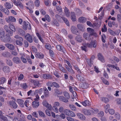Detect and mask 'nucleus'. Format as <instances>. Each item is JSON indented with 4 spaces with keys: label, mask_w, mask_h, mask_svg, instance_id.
<instances>
[{
    "label": "nucleus",
    "mask_w": 121,
    "mask_h": 121,
    "mask_svg": "<svg viewBox=\"0 0 121 121\" xmlns=\"http://www.w3.org/2000/svg\"><path fill=\"white\" fill-rule=\"evenodd\" d=\"M9 26L10 29L13 32H15L16 29L15 26L13 25L10 24L9 25Z\"/></svg>",
    "instance_id": "obj_38"
},
{
    "label": "nucleus",
    "mask_w": 121,
    "mask_h": 121,
    "mask_svg": "<svg viewBox=\"0 0 121 121\" xmlns=\"http://www.w3.org/2000/svg\"><path fill=\"white\" fill-rule=\"evenodd\" d=\"M38 112L40 116L44 117H45V115L42 112L40 111H39Z\"/></svg>",
    "instance_id": "obj_56"
},
{
    "label": "nucleus",
    "mask_w": 121,
    "mask_h": 121,
    "mask_svg": "<svg viewBox=\"0 0 121 121\" xmlns=\"http://www.w3.org/2000/svg\"><path fill=\"white\" fill-rule=\"evenodd\" d=\"M23 29L25 30L27 29L30 30L31 27L30 24L28 22L24 21L23 22Z\"/></svg>",
    "instance_id": "obj_2"
},
{
    "label": "nucleus",
    "mask_w": 121,
    "mask_h": 121,
    "mask_svg": "<svg viewBox=\"0 0 121 121\" xmlns=\"http://www.w3.org/2000/svg\"><path fill=\"white\" fill-rule=\"evenodd\" d=\"M115 117L117 119L119 120L120 118V114L118 112H116L115 114Z\"/></svg>",
    "instance_id": "obj_55"
},
{
    "label": "nucleus",
    "mask_w": 121,
    "mask_h": 121,
    "mask_svg": "<svg viewBox=\"0 0 121 121\" xmlns=\"http://www.w3.org/2000/svg\"><path fill=\"white\" fill-rule=\"evenodd\" d=\"M59 97V99L60 101L65 103H67L68 102V100L64 96H60Z\"/></svg>",
    "instance_id": "obj_19"
},
{
    "label": "nucleus",
    "mask_w": 121,
    "mask_h": 121,
    "mask_svg": "<svg viewBox=\"0 0 121 121\" xmlns=\"http://www.w3.org/2000/svg\"><path fill=\"white\" fill-rule=\"evenodd\" d=\"M16 3L17 4H15V5L21 8H23V5L20 1L17 0Z\"/></svg>",
    "instance_id": "obj_40"
},
{
    "label": "nucleus",
    "mask_w": 121,
    "mask_h": 121,
    "mask_svg": "<svg viewBox=\"0 0 121 121\" xmlns=\"http://www.w3.org/2000/svg\"><path fill=\"white\" fill-rule=\"evenodd\" d=\"M101 79L102 80L104 84L107 85H108L109 84V82L107 81L104 78L102 77L101 78Z\"/></svg>",
    "instance_id": "obj_50"
},
{
    "label": "nucleus",
    "mask_w": 121,
    "mask_h": 121,
    "mask_svg": "<svg viewBox=\"0 0 121 121\" xmlns=\"http://www.w3.org/2000/svg\"><path fill=\"white\" fill-rule=\"evenodd\" d=\"M32 105L34 108H36L39 105V102L38 101H34L33 102Z\"/></svg>",
    "instance_id": "obj_32"
},
{
    "label": "nucleus",
    "mask_w": 121,
    "mask_h": 121,
    "mask_svg": "<svg viewBox=\"0 0 121 121\" xmlns=\"http://www.w3.org/2000/svg\"><path fill=\"white\" fill-rule=\"evenodd\" d=\"M25 38L30 43L32 42L33 40L31 36L29 34H27L25 36Z\"/></svg>",
    "instance_id": "obj_8"
},
{
    "label": "nucleus",
    "mask_w": 121,
    "mask_h": 121,
    "mask_svg": "<svg viewBox=\"0 0 121 121\" xmlns=\"http://www.w3.org/2000/svg\"><path fill=\"white\" fill-rule=\"evenodd\" d=\"M18 33L20 35H23L25 34L24 31L20 28H18Z\"/></svg>",
    "instance_id": "obj_42"
},
{
    "label": "nucleus",
    "mask_w": 121,
    "mask_h": 121,
    "mask_svg": "<svg viewBox=\"0 0 121 121\" xmlns=\"http://www.w3.org/2000/svg\"><path fill=\"white\" fill-rule=\"evenodd\" d=\"M12 30H9V29L6 31V34L9 36H11L13 35V32Z\"/></svg>",
    "instance_id": "obj_51"
},
{
    "label": "nucleus",
    "mask_w": 121,
    "mask_h": 121,
    "mask_svg": "<svg viewBox=\"0 0 121 121\" xmlns=\"http://www.w3.org/2000/svg\"><path fill=\"white\" fill-rule=\"evenodd\" d=\"M10 68L8 66H4L2 68L3 71L6 74H7L9 71Z\"/></svg>",
    "instance_id": "obj_15"
},
{
    "label": "nucleus",
    "mask_w": 121,
    "mask_h": 121,
    "mask_svg": "<svg viewBox=\"0 0 121 121\" xmlns=\"http://www.w3.org/2000/svg\"><path fill=\"white\" fill-rule=\"evenodd\" d=\"M82 104L84 106H90L91 103L88 100H85L81 102Z\"/></svg>",
    "instance_id": "obj_13"
},
{
    "label": "nucleus",
    "mask_w": 121,
    "mask_h": 121,
    "mask_svg": "<svg viewBox=\"0 0 121 121\" xmlns=\"http://www.w3.org/2000/svg\"><path fill=\"white\" fill-rule=\"evenodd\" d=\"M88 86V84L86 82H84L80 85V87L83 89L86 88Z\"/></svg>",
    "instance_id": "obj_30"
},
{
    "label": "nucleus",
    "mask_w": 121,
    "mask_h": 121,
    "mask_svg": "<svg viewBox=\"0 0 121 121\" xmlns=\"http://www.w3.org/2000/svg\"><path fill=\"white\" fill-rule=\"evenodd\" d=\"M21 87L24 89H26L27 88L28 86L26 85V83H24L21 85Z\"/></svg>",
    "instance_id": "obj_53"
},
{
    "label": "nucleus",
    "mask_w": 121,
    "mask_h": 121,
    "mask_svg": "<svg viewBox=\"0 0 121 121\" xmlns=\"http://www.w3.org/2000/svg\"><path fill=\"white\" fill-rule=\"evenodd\" d=\"M101 100L105 103H106L109 101V99L105 97H101Z\"/></svg>",
    "instance_id": "obj_44"
},
{
    "label": "nucleus",
    "mask_w": 121,
    "mask_h": 121,
    "mask_svg": "<svg viewBox=\"0 0 121 121\" xmlns=\"http://www.w3.org/2000/svg\"><path fill=\"white\" fill-rule=\"evenodd\" d=\"M12 60L13 62L15 63L18 64L21 62L20 58L17 56L13 57Z\"/></svg>",
    "instance_id": "obj_11"
},
{
    "label": "nucleus",
    "mask_w": 121,
    "mask_h": 121,
    "mask_svg": "<svg viewBox=\"0 0 121 121\" xmlns=\"http://www.w3.org/2000/svg\"><path fill=\"white\" fill-rule=\"evenodd\" d=\"M9 104L10 107L14 109H16L17 108V105L14 101H10L9 102Z\"/></svg>",
    "instance_id": "obj_5"
},
{
    "label": "nucleus",
    "mask_w": 121,
    "mask_h": 121,
    "mask_svg": "<svg viewBox=\"0 0 121 121\" xmlns=\"http://www.w3.org/2000/svg\"><path fill=\"white\" fill-rule=\"evenodd\" d=\"M76 77L78 80H79L81 82L85 80V79H84V77L80 74H77L76 75Z\"/></svg>",
    "instance_id": "obj_33"
},
{
    "label": "nucleus",
    "mask_w": 121,
    "mask_h": 121,
    "mask_svg": "<svg viewBox=\"0 0 121 121\" xmlns=\"http://www.w3.org/2000/svg\"><path fill=\"white\" fill-rule=\"evenodd\" d=\"M17 101L21 107H24V101L23 100L19 99H17Z\"/></svg>",
    "instance_id": "obj_26"
},
{
    "label": "nucleus",
    "mask_w": 121,
    "mask_h": 121,
    "mask_svg": "<svg viewBox=\"0 0 121 121\" xmlns=\"http://www.w3.org/2000/svg\"><path fill=\"white\" fill-rule=\"evenodd\" d=\"M2 55L3 57L8 58L10 57V53L8 51H5L2 53Z\"/></svg>",
    "instance_id": "obj_18"
},
{
    "label": "nucleus",
    "mask_w": 121,
    "mask_h": 121,
    "mask_svg": "<svg viewBox=\"0 0 121 121\" xmlns=\"http://www.w3.org/2000/svg\"><path fill=\"white\" fill-rule=\"evenodd\" d=\"M90 109L87 110L85 109L83 110V112L84 114L86 115H89L91 114Z\"/></svg>",
    "instance_id": "obj_28"
},
{
    "label": "nucleus",
    "mask_w": 121,
    "mask_h": 121,
    "mask_svg": "<svg viewBox=\"0 0 121 121\" xmlns=\"http://www.w3.org/2000/svg\"><path fill=\"white\" fill-rule=\"evenodd\" d=\"M19 118V121H26L25 117L23 115H20Z\"/></svg>",
    "instance_id": "obj_54"
},
{
    "label": "nucleus",
    "mask_w": 121,
    "mask_h": 121,
    "mask_svg": "<svg viewBox=\"0 0 121 121\" xmlns=\"http://www.w3.org/2000/svg\"><path fill=\"white\" fill-rule=\"evenodd\" d=\"M66 118L68 121H75L73 118L70 117H68Z\"/></svg>",
    "instance_id": "obj_64"
},
{
    "label": "nucleus",
    "mask_w": 121,
    "mask_h": 121,
    "mask_svg": "<svg viewBox=\"0 0 121 121\" xmlns=\"http://www.w3.org/2000/svg\"><path fill=\"white\" fill-rule=\"evenodd\" d=\"M69 107L70 109L73 111H75L76 110V108L75 106L73 104H71L69 105Z\"/></svg>",
    "instance_id": "obj_46"
},
{
    "label": "nucleus",
    "mask_w": 121,
    "mask_h": 121,
    "mask_svg": "<svg viewBox=\"0 0 121 121\" xmlns=\"http://www.w3.org/2000/svg\"><path fill=\"white\" fill-rule=\"evenodd\" d=\"M52 24L54 26H58L59 24L58 22L56 19L54 20L52 22Z\"/></svg>",
    "instance_id": "obj_35"
},
{
    "label": "nucleus",
    "mask_w": 121,
    "mask_h": 121,
    "mask_svg": "<svg viewBox=\"0 0 121 121\" xmlns=\"http://www.w3.org/2000/svg\"><path fill=\"white\" fill-rule=\"evenodd\" d=\"M97 56L98 59L100 60L102 62H104V58L102 55L101 53H99Z\"/></svg>",
    "instance_id": "obj_27"
},
{
    "label": "nucleus",
    "mask_w": 121,
    "mask_h": 121,
    "mask_svg": "<svg viewBox=\"0 0 121 121\" xmlns=\"http://www.w3.org/2000/svg\"><path fill=\"white\" fill-rule=\"evenodd\" d=\"M64 95L66 98L67 99L70 98V96L69 93L67 92H64Z\"/></svg>",
    "instance_id": "obj_49"
},
{
    "label": "nucleus",
    "mask_w": 121,
    "mask_h": 121,
    "mask_svg": "<svg viewBox=\"0 0 121 121\" xmlns=\"http://www.w3.org/2000/svg\"><path fill=\"white\" fill-rule=\"evenodd\" d=\"M91 34L86 32H84L83 35V37L86 40L88 41H90L91 40Z\"/></svg>",
    "instance_id": "obj_4"
},
{
    "label": "nucleus",
    "mask_w": 121,
    "mask_h": 121,
    "mask_svg": "<svg viewBox=\"0 0 121 121\" xmlns=\"http://www.w3.org/2000/svg\"><path fill=\"white\" fill-rule=\"evenodd\" d=\"M6 63L8 65L10 66L12 65L13 62L11 60L9 59H6Z\"/></svg>",
    "instance_id": "obj_45"
},
{
    "label": "nucleus",
    "mask_w": 121,
    "mask_h": 121,
    "mask_svg": "<svg viewBox=\"0 0 121 121\" xmlns=\"http://www.w3.org/2000/svg\"><path fill=\"white\" fill-rule=\"evenodd\" d=\"M117 104L121 106V99L118 98L116 100Z\"/></svg>",
    "instance_id": "obj_63"
},
{
    "label": "nucleus",
    "mask_w": 121,
    "mask_h": 121,
    "mask_svg": "<svg viewBox=\"0 0 121 121\" xmlns=\"http://www.w3.org/2000/svg\"><path fill=\"white\" fill-rule=\"evenodd\" d=\"M4 45L9 49L13 50L15 49V47L13 45L10 43H6L4 44Z\"/></svg>",
    "instance_id": "obj_7"
},
{
    "label": "nucleus",
    "mask_w": 121,
    "mask_h": 121,
    "mask_svg": "<svg viewBox=\"0 0 121 121\" xmlns=\"http://www.w3.org/2000/svg\"><path fill=\"white\" fill-rule=\"evenodd\" d=\"M86 21V19L83 17H80L78 19V21L79 22L83 23Z\"/></svg>",
    "instance_id": "obj_36"
},
{
    "label": "nucleus",
    "mask_w": 121,
    "mask_h": 121,
    "mask_svg": "<svg viewBox=\"0 0 121 121\" xmlns=\"http://www.w3.org/2000/svg\"><path fill=\"white\" fill-rule=\"evenodd\" d=\"M6 21L8 22L9 23L10 22H15L16 19L13 17L10 16L8 17L5 18Z\"/></svg>",
    "instance_id": "obj_6"
},
{
    "label": "nucleus",
    "mask_w": 121,
    "mask_h": 121,
    "mask_svg": "<svg viewBox=\"0 0 121 121\" xmlns=\"http://www.w3.org/2000/svg\"><path fill=\"white\" fill-rule=\"evenodd\" d=\"M43 93L44 95L46 97H48L49 96V92L46 88L43 89Z\"/></svg>",
    "instance_id": "obj_25"
},
{
    "label": "nucleus",
    "mask_w": 121,
    "mask_h": 121,
    "mask_svg": "<svg viewBox=\"0 0 121 121\" xmlns=\"http://www.w3.org/2000/svg\"><path fill=\"white\" fill-rule=\"evenodd\" d=\"M23 41V39L22 37H21L19 38V39H17L16 40V43L17 45L21 46L23 44L22 42Z\"/></svg>",
    "instance_id": "obj_10"
},
{
    "label": "nucleus",
    "mask_w": 121,
    "mask_h": 121,
    "mask_svg": "<svg viewBox=\"0 0 121 121\" xmlns=\"http://www.w3.org/2000/svg\"><path fill=\"white\" fill-rule=\"evenodd\" d=\"M78 117L82 120H85L86 117L84 116L80 113H78L77 114Z\"/></svg>",
    "instance_id": "obj_20"
},
{
    "label": "nucleus",
    "mask_w": 121,
    "mask_h": 121,
    "mask_svg": "<svg viewBox=\"0 0 121 121\" xmlns=\"http://www.w3.org/2000/svg\"><path fill=\"white\" fill-rule=\"evenodd\" d=\"M64 12L67 17H68L70 16V12L69 11V10L65 6L64 8Z\"/></svg>",
    "instance_id": "obj_34"
},
{
    "label": "nucleus",
    "mask_w": 121,
    "mask_h": 121,
    "mask_svg": "<svg viewBox=\"0 0 121 121\" xmlns=\"http://www.w3.org/2000/svg\"><path fill=\"white\" fill-rule=\"evenodd\" d=\"M4 5L7 9H9L13 7V5H12L10 3L8 2H6L4 4Z\"/></svg>",
    "instance_id": "obj_37"
},
{
    "label": "nucleus",
    "mask_w": 121,
    "mask_h": 121,
    "mask_svg": "<svg viewBox=\"0 0 121 121\" xmlns=\"http://www.w3.org/2000/svg\"><path fill=\"white\" fill-rule=\"evenodd\" d=\"M31 82L34 85L36 86H38L40 84V83L39 82V81L37 80H32Z\"/></svg>",
    "instance_id": "obj_29"
},
{
    "label": "nucleus",
    "mask_w": 121,
    "mask_h": 121,
    "mask_svg": "<svg viewBox=\"0 0 121 121\" xmlns=\"http://www.w3.org/2000/svg\"><path fill=\"white\" fill-rule=\"evenodd\" d=\"M90 110L91 114H94L98 112V110L97 109H92Z\"/></svg>",
    "instance_id": "obj_47"
},
{
    "label": "nucleus",
    "mask_w": 121,
    "mask_h": 121,
    "mask_svg": "<svg viewBox=\"0 0 121 121\" xmlns=\"http://www.w3.org/2000/svg\"><path fill=\"white\" fill-rule=\"evenodd\" d=\"M36 34L42 43H43L44 41L43 39L41 37V35L39 34L38 33H36Z\"/></svg>",
    "instance_id": "obj_52"
},
{
    "label": "nucleus",
    "mask_w": 121,
    "mask_h": 121,
    "mask_svg": "<svg viewBox=\"0 0 121 121\" xmlns=\"http://www.w3.org/2000/svg\"><path fill=\"white\" fill-rule=\"evenodd\" d=\"M18 79L19 80H22L24 78V75L22 74H20L18 76Z\"/></svg>",
    "instance_id": "obj_61"
},
{
    "label": "nucleus",
    "mask_w": 121,
    "mask_h": 121,
    "mask_svg": "<svg viewBox=\"0 0 121 121\" xmlns=\"http://www.w3.org/2000/svg\"><path fill=\"white\" fill-rule=\"evenodd\" d=\"M45 47L46 49L49 50L52 49V47L51 45L49 44H46L45 46Z\"/></svg>",
    "instance_id": "obj_59"
},
{
    "label": "nucleus",
    "mask_w": 121,
    "mask_h": 121,
    "mask_svg": "<svg viewBox=\"0 0 121 121\" xmlns=\"http://www.w3.org/2000/svg\"><path fill=\"white\" fill-rule=\"evenodd\" d=\"M74 10L77 15H80L82 14V11L79 9L76 8H75L74 9Z\"/></svg>",
    "instance_id": "obj_16"
},
{
    "label": "nucleus",
    "mask_w": 121,
    "mask_h": 121,
    "mask_svg": "<svg viewBox=\"0 0 121 121\" xmlns=\"http://www.w3.org/2000/svg\"><path fill=\"white\" fill-rule=\"evenodd\" d=\"M62 18L67 25L68 26H69V24L68 20L66 18L64 17H62Z\"/></svg>",
    "instance_id": "obj_48"
},
{
    "label": "nucleus",
    "mask_w": 121,
    "mask_h": 121,
    "mask_svg": "<svg viewBox=\"0 0 121 121\" xmlns=\"http://www.w3.org/2000/svg\"><path fill=\"white\" fill-rule=\"evenodd\" d=\"M87 30L91 35H96V33L94 32V30L91 28H87Z\"/></svg>",
    "instance_id": "obj_12"
},
{
    "label": "nucleus",
    "mask_w": 121,
    "mask_h": 121,
    "mask_svg": "<svg viewBox=\"0 0 121 121\" xmlns=\"http://www.w3.org/2000/svg\"><path fill=\"white\" fill-rule=\"evenodd\" d=\"M56 47L58 50L60 51H61L63 53H65V49L63 47L58 45L56 46Z\"/></svg>",
    "instance_id": "obj_21"
},
{
    "label": "nucleus",
    "mask_w": 121,
    "mask_h": 121,
    "mask_svg": "<svg viewBox=\"0 0 121 121\" xmlns=\"http://www.w3.org/2000/svg\"><path fill=\"white\" fill-rule=\"evenodd\" d=\"M6 81V78L4 77H2L0 78V84H3Z\"/></svg>",
    "instance_id": "obj_39"
},
{
    "label": "nucleus",
    "mask_w": 121,
    "mask_h": 121,
    "mask_svg": "<svg viewBox=\"0 0 121 121\" xmlns=\"http://www.w3.org/2000/svg\"><path fill=\"white\" fill-rule=\"evenodd\" d=\"M5 32L3 30H0V35L1 39H3L4 38V36H5Z\"/></svg>",
    "instance_id": "obj_43"
},
{
    "label": "nucleus",
    "mask_w": 121,
    "mask_h": 121,
    "mask_svg": "<svg viewBox=\"0 0 121 121\" xmlns=\"http://www.w3.org/2000/svg\"><path fill=\"white\" fill-rule=\"evenodd\" d=\"M64 113L66 115L71 117H74L75 116V113L69 109H65L64 111Z\"/></svg>",
    "instance_id": "obj_3"
},
{
    "label": "nucleus",
    "mask_w": 121,
    "mask_h": 121,
    "mask_svg": "<svg viewBox=\"0 0 121 121\" xmlns=\"http://www.w3.org/2000/svg\"><path fill=\"white\" fill-rule=\"evenodd\" d=\"M11 38L9 36H4L3 39H1V40L3 42L5 43L9 42L11 40Z\"/></svg>",
    "instance_id": "obj_9"
},
{
    "label": "nucleus",
    "mask_w": 121,
    "mask_h": 121,
    "mask_svg": "<svg viewBox=\"0 0 121 121\" xmlns=\"http://www.w3.org/2000/svg\"><path fill=\"white\" fill-rule=\"evenodd\" d=\"M56 9L59 12V13H60L62 12V10L61 7L56 6Z\"/></svg>",
    "instance_id": "obj_62"
},
{
    "label": "nucleus",
    "mask_w": 121,
    "mask_h": 121,
    "mask_svg": "<svg viewBox=\"0 0 121 121\" xmlns=\"http://www.w3.org/2000/svg\"><path fill=\"white\" fill-rule=\"evenodd\" d=\"M71 18L73 21L74 22L76 20V18L75 15V13L73 12L71 13Z\"/></svg>",
    "instance_id": "obj_22"
},
{
    "label": "nucleus",
    "mask_w": 121,
    "mask_h": 121,
    "mask_svg": "<svg viewBox=\"0 0 121 121\" xmlns=\"http://www.w3.org/2000/svg\"><path fill=\"white\" fill-rule=\"evenodd\" d=\"M55 93L58 95H61L62 93V91L58 89H55Z\"/></svg>",
    "instance_id": "obj_57"
},
{
    "label": "nucleus",
    "mask_w": 121,
    "mask_h": 121,
    "mask_svg": "<svg viewBox=\"0 0 121 121\" xmlns=\"http://www.w3.org/2000/svg\"><path fill=\"white\" fill-rule=\"evenodd\" d=\"M35 56L37 58L43 59L44 58L43 54L39 52H36L35 53Z\"/></svg>",
    "instance_id": "obj_17"
},
{
    "label": "nucleus",
    "mask_w": 121,
    "mask_h": 121,
    "mask_svg": "<svg viewBox=\"0 0 121 121\" xmlns=\"http://www.w3.org/2000/svg\"><path fill=\"white\" fill-rule=\"evenodd\" d=\"M43 105L45 107H46L47 108L49 109V110H51L52 109L51 105L48 104L46 101H44L43 103Z\"/></svg>",
    "instance_id": "obj_14"
},
{
    "label": "nucleus",
    "mask_w": 121,
    "mask_h": 121,
    "mask_svg": "<svg viewBox=\"0 0 121 121\" xmlns=\"http://www.w3.org/2000/svg\"><path fill=\"white\" fill-rule=\"evenodd\" d=\"M43 77L44 79H51L52 78L51 76L49 74H43Z\"/></svg>",
    "instance_id": "obj_41"
},
{
    "label": "nucleus",
    "mask_w": 121,
    "mask_h": 121,
    "mask_svg": "<svg viewBox=\"0 0 121 121\" xmlns=\"http://www.w3.org/2000/svg\"><path fill=\"white\" fill-rule=\"evenodd\" d=\"M71 30L73 33L76 35L77 34V33L78 32L76 27L74 26L72 27L71 28Z\"/></svg>",
    "instance_id": "obj_23"
},
{
    "label": "nucleus",
    "mask_w": 121,
    "mask_h": 121,
    "mask_svg": "<svg viewBox=\"0 0 121 121\" xmlns=\"http://www.w3.org/2000/svg\"><path fill=\"white\" fill-rule=\"evenodd\" d=\"M52 109L54 112L56 113H58L59 112L58 109L56 106H53Z\"/></svg>",
    "instance_id": "obj_60"
},
{
    "label": "nucleus",
    "mask_w": 121,
    "mask_h": 121,
    "mask_svg": "<svg viewBox=\"0 0 121 121\" xmlns=\"http://www.w3.org/2000/svg\"><path fill=\"white\" fill-rule=\"evenodd\" d=\"M2 11H3L4 13L5 14L7 15H8L9 13V10L6 8H4Z\"/></svg>",
    "instance_id": "obj_58"
},
{
    "label": "nucleus",
    "mask_w": 121,
    "mask_h": 121,
    "mask_svg": "<svg viewBox=\"0 0 121 121\" xmlns=\"http://www.w3.org/2000/svg\"><path fill=\"white\" fill-rule=\"evenodd\" d=\"M75 40L79 42H81L82 41L81 36L80 35H78L76 37Z\"/></svg>",
    "instance_id": "obj_31"
},
{
    "label": "nucleus",
    "mask_w": 121,
    "mask_h": 121,
    "mask_svg": "<svg viewBox=\"0 0 121 121\" xmlns=\"http://www.w3.org/2000/svg\"><path fill=\"white\" fill-rule=\"evenodd\" d=\"M96 41H94L93 42V41H91L90 43H83L82 44V45L83 46L81 47V49L82 50H84L85 52H87V48L88 47L91 48L93 47L94 48L95 47L96 45Z\"/></svg>",
    "instance_id": "obj_1"
},
{
    "label": "nucleus",
    "mask_w": 121,
    "mask_h": 121,
    "mask_svg": "<svg viewBox=\"0 0 121 121\" xmlns=\"http://www.w3.org/2000/svg\"><path fill=\"white\" fill-rule=\"evenodd\" d=\"M77 27L78 29L82 31H84L85 28L84 26L82 24H78L77 25Z\"/></svg>",
    "instance_id": "obj_24"
}]
</instances>
